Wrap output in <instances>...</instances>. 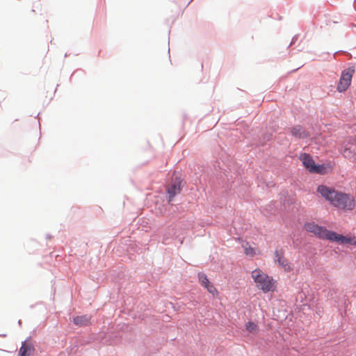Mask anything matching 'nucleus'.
<instances>
[{"label": "nucleus", "mask_w": 356, "mask_h": 356, "mask_svg": "<svg viewBox=\"0 0 356 356\" xmlns=\"http://www.w3.org/2000/svg\"><path fill=\"white\" fill-rule=\"evenodd\" d=\"M305 229L313 234L316 237L321 239H326L332 242H336L339 244H350L352 245H356L355 237L344 236L339 234L333 231H330L325 227L319 226L314 222H309L305 224Z\"/></svg>", "instance_id": "1"}, {"label": "nucleus", "mask_w": 356, "mask_h": 356, "mask_svg": "<svg viewBox=\"0 0 356 356\" xmlns=\"http://www.w3.org/2000/svg\"><path fill=\"white\" fill-rule=\"evenodd\" d=\"M317 191L336 207L343 210H352L355 206V200L350 195L337 192L324 185L319 186Z\"/></svg>", "instance_id": "2"}, {"label": "nucleus", "mask_w": 356, "mask_h": 356, "mask_svg": "<svg viewBox=\"0 0 356 356\" xmlns=\"http://www.w3.org/2000/svg\"><path fill=\"white\" fill-rule=\"evenodd\" d=\"M251 277L256 286L264 293H266L274 291L275 288V281L261 269L257 268L252 270Z\"/></svg>", "instance_id": "3"}, {"label": "nucleus", "mask_w": 356, "mask_h": 356, "mask_svg": "<svg viewBox=\"0 0 356 356\" xmlns=\"http://www.w3.org/2000/svg\"><path fill=\"white\" fill-rule=\"evenodd\" d=\"M355 73L353 67H348L341 72V77L337 84V90L339 92H345L349 88L351 83L353 76Z\"/></svg>", "instance_id": "4"}, {"label": "nucleus", "mask_w": 356, "mask_h": 356, "mask_svg": "<svg viewBox=\"0 0 356 356\" xmlns=\"http://www.w3.org/2000/svg\"><path fill=\"white\" fill-rule=\"evenodd\" d=\"M274 261L282 268L285 272H291L293 270L290 262L284 257V252L282 250H275Z\"/></svg>", "instance_id": "5"}, {"label": "nucleus", "mask_w": 356, "mask_h": 356, "mask_svg": "<svg viewBox=\"0 0 356 356\" xmlns=\"http://www.w3.org/2000/svg\"><path fill=\"white\" fill-rule=\"evenodd\" d=\"M181 179L179 177H176L175 179H173L172 183L167 187V193L169 195V202H170L172 200V199L176 195L181 193Z\"/></svg>", "instance_id": "6"}, {"label": "nucleus", "mask_w": 356, "mask_h": 356, "mask_svg": "<svg viewBox=\"0 0 356 356\" xmlns=\"http://www.w3.org/2000/svg\"><path fill=\"white\" fill-rule=\"evenodd\" d=\"M198 277L201 284L207 289L209 293L213 296L218 294V290L213 284L209 282L206 275L200 273Z\"/></svg>", "instance_id": "7"}, {"label": "nucleus", "mask_w": 356, "mask_h": 356, "mask_svg": "<svg viewBox=\"0 0 356 356\" xmlns=\"http://www.w3.org/2000/svg\"><path fill=\"white\" fill-rule=\"evenodd\" d=\"M300 160L302 162L304 166L309 171L312 172V170L315 167L316 164L312 157L307 154H302L300 156Z\"/></svg>", "instance_id": "8"}, {"label": "nucleus", "mask_w": 356, "mask_h": 356, "mask_svg": "<svg viewBox=\"0 0 356 356\" xmlns=\"http://www.w3.org/2000/svg\"><path fill=\"white\" fill-rule=\"evenodd\" d=\"M291 134L293 136L297 138H303L308 136L307 133L305 131L303 127L300 125L295 126L291 129Z\"/></svg>", "instance_id": "9"}, {"label": "nucleus", "mask_w": 356, "mask_h": 356, "mask_svg": "<svg viewBox=\"0 0 356 356\" xmlns=\"http://www.w3.org/2000/svg\"><path fill=\"white\" fill-rule=\"evenodd\" d=\"M90 318L88 316H76L74 318L73 322L74 324L83 326L86 325L90 323Z\"/></svg>", "instance_id": "10"}, {"label": "nucleus", "mask_w": 356, "mask_h": 356, "mask_svg": "<svg viewBox=\"0 0 356 356\" xmlns=\"http://www.w3.org/2000/svg\"><path fill=\"white\" fill-rule=\"evenodd\" d=\"M243 248L246 256L253 257L254 255H256V250L252 248L248 243L243 244Z\"/></svg>", "instance_id": "11"}, {"label": "nucleus", "mask_w": 356, "mask_h": 356, "mask_svg": "<svg viewBox=\"0 0 356 356\" xmlns=\"http://www.w3.org/2000/svg\"><path fill=\"white\" fill-rule=\"evenodd\" d=\"M245 329L250 333L256 334L258 331V325L253 321H249L245 325Z\"/></svg>", "instance_id": "12"}, {"label": "nucleus", "mask_w": 356, "mask_h": 356, "mask_svg": "<svg viewBox=\"0 0 356 356\" xmlns=\"http://www.w3.org/2000/svg\"><path fill=\"white\" fill-rule=\"evenodd\" d=\"M31 348L30 346H26L24 343L19 350V356H31Z\"/></svg>", "instance_id": "13"}, {"label": "nucleus", "mask_w": 356, "mask_h": 356, "mask_svg": "<svg viewBox=\"0 0 356 356\" xmlns=\"http://www.w3.org/2000/svg\"><path fill=\"white\" fill-rule=\"evenodd\" d=\"M311 172L325 174L326 172V167L323 165H316L315 167L312 170Z\"/></svg>", "instance_id": "14"}, {"label": "nucleus", "mask_w": 356, "mask_h": 356, "mask_svg": "<svg viewBox=\"0 0 356 356\" xmlns=\"http://www.w3.org/2000/svg\"><path fill=\"white\" fill-rule=\"evenodd\" d=\"M342 154L344 157L348 158L349 159H351L354 157L353 152L349 148H345L343 150Z\"/></svg>", "instance_id": "15"}]
</instances>
